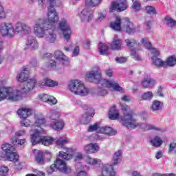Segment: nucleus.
Here are the masks:
<instances>
[{"instance_id": "nucleus-18", "label": "nucleus", "mask_w": 176, "mask_h": 176, "mask_svg": "<svg viewBox=\"0 0 176 176\" xmlns=\"http://www.w3.org/2000/svg\"><path fill=\"white\" fill-rule=\"evenodd\" d=\"M99 132L101 133L98 135V140H105V137H104V134H107V135H115L116 134V131L115 129L109 127V126H102L100 128Z\"/></svg>"}, {"instance_id": "nucleus-56", "label": "nucleus", "mask_w": 176, "mask_h": 176, "mask_svg": "<svg viewBox=\"0 0 176 176\" xmlns=\"http://www.w3.org/2000/svg\"><path fill=\"white\" fill-rule=\"evenodd\" d=\"M8 150L6 151H0V160L1 159H5L6 160L7 159V157H8Z\"/></svg>"}, {"instance_id": "nucleus-47", "label": "nucleus", "mask_w": 176, "mask_h": 176, "mask_svg": "<svg viewBox=\"0 0 176 176\" xmlns=\"http://www.w3.org/2000/svg\"><path fill=\"white\" fill-rule=\"evenodd\" d=\"M24 27V23H17L15 25V29H14V34H16V32H23V28Z\"/></svg>"}, {"instance_id": "nucleus-26", "label": "nucleus", "mask_w": 176, "mask_h": 176, "mask_svg": "<svg viewBox=\"0 0 176 176\" xmlns=\"http://www.w3.org/2000/svg\"><path fill=\"white\" fill-rule=\"evenodd\" d=\"M65 151L59 152V157L63 159L64 160H71L72 159V148H65Z\"/></svg>"}, {"instance_id": "nucleus-39", "label": "nucleus", "mask_w": 176, "mask_h": 176, "mask_svg": "<svg viewBox=\"0 0 176 176\" xmlns=\"http://www.w3.org/2000/svg\"><path fill=\"white\" fill-rule=\"evenodd\" d=\"M87 164H90V166H96L97 164H100L101 163V160L97 158H91L90 157H87Z\"/></svg>"}, {"instance_id": "nucleus-2", "label": "nucleus", "mask_w": 176, "mask_h": 176, "mask_svg": "<svg viewBox=\"0 0 176 176\" xmlns=\"http://www.w3.org/2000/svg\"><path fill=\"white\" fill-rule=\"evenodd\" d=\"M35 85L36 86V80L28 79L21 87L20 91L12 88L0 87V101H3V100L19 101L21 98V93L25 94L30 93L31 90H34Z\"/></svg>"}, {"instance_id": "nucleus-9", "label": "nucleus", "mask_w": 176, "mask_h": 176, "mask_svg": "<svg viewBox=\"0 0 176 176\" xmlns=\"http://www.w3.org/2000/svg\"><path fill=\"white\" fill-rule=\"evenodd\" d=\"M54 58L55 60H51L49 62V66L51 68H56L58 64H63L64 65H69L68 58L61 51L55 52Z\"/></svg>"}, {"instance_id": "nucleus-34", "label": "nucleus", "mask_w": 176, "mask_h": 176, "mask_svg": "<svg viewBox=\"0 0 176 176\" xmlns=\"http://www.w3.org/2000/svg\"><path fill=\"white\" fill-rule=\"evenodd\" d=\"M109 118L111 120H116L119 118V112L116 110L115 107H112L109 111Z\"/></svg>"}, {"instance_id": "nucleus-61", "label": "nucleus", "mask_w": 176, "mask_h": 176, "mask_svg": "<svg viewBox=\"0 0 176 176\" xmlns=\"http://www.w3.org/2000/svg\"><path fill=\"white\" fill-rule=\"evenodd\" d=\"M76 56H79V47L78 46L74 47L72 57H76Z\"/></svg>"}, {"instance_id": "nucleus-52", "label": "nucleus", "mask_w": 176, "mask_h": 176, "mask_svg": "<svg viewBox=\"0 0 176 176\" xmlns=\"http://www.w3.org/2000/svg\"><path fill=\"white\" fill-rule=\"evenodd\" d=\"M31 32H32L31 26H30L25 23H23V28L22 32L23 34H25V35H28V34H31Z\"/></svg>"}, {"instance_id": "nucleus-16", "label": "nucleus", "mask_w": 176, "mask_h": 176, "mask_svg": "<svg viewBox=\"0 0 176 176\" xmlns=\"http://www.w3.org/2000/svg\"><path fill=\"white\" fill-rule=\"evenodd\" d=\"M151 53L153 56L151 58V60L153 61V63L155 67H165L166 63L164 61L162 60L160 58H157V56L160 54V52L156 50V49H152L151 51Z\"/></svg>"}, {"instance_id": "nucleus-3", "label": "nucleus", "mask_w": 176, "mask_h": 176, "mask_svg": "<svg viewBox=\"0 0 176 176\" xmlns=\"http://www.w3.org/2000/svg\"><path fill=\"white\" fill-rule=\"evenodd\" d=\"M33 31L37 38H45L50 43L56 42V33L49 28L44 19H38L34 22Z\"/></svg>"}, {"instance_id": "nucleus-17", "label": "nucleus", "mask_w": 176, "mask_h": 176, "mask_svg": "<svg viewBox=\"0 0 176 176\" xmlns=\"http://www.w3.org/2000/svg\"><path fill=\"white\" fill-rule=\"evenodd\" d=\"M80 17L84 23H89L93 20V11L89 8H84L80 14Z\"/></svg>"}, {"instance_id": "nucleus-45", "label": "nucleus", "mask_w": 176, "mask_h": 176, "mask_svg": "<svg viewBox=\"0 0 176 176\" xmlns=\"http://www.w3.org/2000/svg\"><path fill=\"white\" fill-rule=\"evenodd\" d=\"M65 144H68V140L63 138H60L56 141V144L60 148H63Z\"/></svg>"}, {"instance_id": "nucleus-40", "label": "nucleus", "mask_w": 176, "mask_h": 176, "mask_svg": "<svg viewBox=\"0 0 176 176\" xmlns=\"http://www.w3.org/2000/svg\"><path fill=\"white\" fill-rule=\"evenodd\" d=\"M125 43L129 49H131V47H135L137 46V41L134 38H126L125 40Z\"/></svg>"}, {"instance_id": "nucleus-29", "label": "nucleus", "mask_w": 176, "mask_h": 176, "mask_svg": "<svg viewBox=\"0 0 176 176\" xmlns=\"http://www.w3.org/2000/svg\"><path fill=\"white\" fill-rule=\"evenodd\" d=\"M65 124L63 120H59L54 122V124L51 125V127L53 130H55V131H61V130L64 129Z\"/></svg>"}, {"instance_id": "nucleus-60", "label": "nucleus", "mask_w": 176, "mask_h": 176, "mask_svg": "<svg viewBox=\"0 0 176 176\" xmlns=\"http://www.w3.org/2000/svg\"><path fill=\"white\" fill-rule=\"evenodd\" d=\"M16 137H23L25 135V131L21 130L15 133Z\"/></svg>"}, {"instance_id": "nucleus-42", "label": "nucleus", "mask_w": 176, "mask_h": 176, "mask_svg": "<svg viewBox=\"0 0 176 176\" xmlns=\"http://www.w3.org/2000/svg\"><path fill=\"white\" fill-rule=\"evenodd\" d=\"M151 142L153 146H160L162 144H163V140H162V138L156 136L155 138L151 140Z\"/></svg>"}, {"instance_id": "nucleus-1", "label": "nucleus", "mask_w": 176, "mask_h": 176, "mask_svg": "<svg viewBox=\"0 0 176 176\" xmlns=\"http://www.w3.org/2000/svg\"><path fill=\"white\" fill-rule=\"evenodd\" d=\"M86 79L88 82H94V83H100L102 85V87H99L97 89V94L100 97H104V96L108 94V91H107V89H104V87L113 89L116 91H120L121 93L123 91V89L119 86L118 82L102 80V76H101V70L100 69L93 70L87 74Z\"/></svg>"}, {"instance_id": "nucleus-13", "label": "nucleus", "mask_w": 176, "mask_h": 176, "mask_svg": "<svg viewBox=\"0 0 176 176\" xmlns=\"http://www.w3.org/2000/svg\"><path fill=\"white\" fill-rule=\"evenodd\" d=\"M54 168L59 170V171H62V173H65V174H68L71 171V167L69 166H67L65 162H64L61 159H57L54 165H51L50 168L52 171H54Z\"/></svg>"}, {"instance_id": "nucleus-33", "label": "nucleus", "mask_w": 176, "mask_h": 176, "mask_svg": "<svg viewBox=\"0 0 176 176\" xmlns=\"http://www.w3.org/2000/svg\"><path fill=\"white\" fill-rule=\"evenodd\" d=\"M102 0H85V6L88 8H97L101 5Z\"/></svg>"}, {"instance_id": "nucleus-50", "label": "nucleus", "mask_w": 176, "mask_h": 176, "mask_svg": "<svg viewBox=\"0 0 176 176\" xmlns=\"http://www.w3.org/2000/svg\"><path fill=\"white\" fill-rule=\"evenodd\" d=\"M146 12L148 14H157V12H156V9L155 8V7L153 6H147L146 7Z\"/></svg>"}, {"instance_id": "nucleus-30", "label": "nucleus", "mask_w": 176, "mask_h": 176, "mask_svg": "<svg viewBox=\"0 0 176 176\" xmlns=\"http://www.w3.org/2000/svg\"><path fill=\"white\" fill-rule=\"evenodd\" d=\"M46 123V120L43 117H38L36 118L35 126L30 130V134L34 133L35 129H38V127H41L42 124H45Z\"/></svg>"}, {"instance_id": "nucleus-8", "label": "nucleus", "mask_w": 176, "mask_h": 176, "mask_svg": "<svg viewBox=\"0 0 176 176\" xmlns=\"http://www.w3.org/2000/svg\"><path fill=\"white\" fill-rule=\"evenodd\" d=\"M69 89L74 94L85 97L89 94V89L85 87V84L79 80H72L69 84Z\"/></svg>"}, {"instance_id": "nucleus-24", "label": "nucleus", "mask_w": 176, "mask_h": 176, "mask_svg": "<svg viewBox=\"0 0 176 176\" xmlns=\"http://www.w3.org/2000/svg\"><path fill=\"white\" fill-rule=\"evenodd\" d=\"M84 151L87 153H96V152H98V151H100V146L96 143L88 144L85 146Z\"/></svg>"}, {"instance_id": "nucleus-10", "label": "nucleus", "mask_w": 176, "mask_h": 176, "mask_svg": "<svg viewBox=\"0 0 176 176\" xmlns=\"http://www.w3.org/2000/svg\"><path fill=\"white\" fill-rule=\"evenodd\" d=\"M76 104L84 108V109H86V112L82 116V122L86 124L89 123L91 118H94V115H96V110L94 108L91 106H87V104H82V102L79 100H77Z\"/></svg>"}, {"instance_id": "nucleus-28", "label": "nucleus", "mask_w": 176, "mask_h": 176, "mask_svg": "<svg viewBox=\"0 0 176 176\" xmlns=\"http://www.w3.org/2000/svg\"><path fill=\"white\" fill-rule=\"evenodd\" d=\"M122 47V43L120 39L117 36H115L113 40V42L111 44V48L113 50H120Z\"/></svg>"}, {"instance_id": "nucleus-63", "label": "nucleus", "mask_w": 176, "mask_h": 176, "mask_svg": "<svg viewBox=\"0 0 176 176\" xmlns=\"http://www.w3.org/2000/svg\"><path fill=\"white\" fill-rule=\"evenodd\" d=\"M76 176H87V173L85 170L79 171Z\"/></svg>"}, {"instance_id": "nucleus-62", "label": "nucleus", "mask_w": 176, "mask_h": 176, "mask_svg": "<svg viewBox=\"0 0 176 176\" xmlns=\"http://www.w3.org/2000/svg\"><path fill=\"white\" fill-rule=\"evenodd\" d=\"M105 74H106L107 76H109V78H111L113 73L112 72V69H108L105 70Z\"/></svg>"}, {"instance_id": "nucleus-43", "label": "nucleus", "mask_w": 176, "mask_h": 176, "mask_svg": "<svg viewBox=\"0 0 176 176\" xmlns=\"http://www.w3.org/2000/svg\"><path fill=\"white\" fill-rule=\"evenodd\" d=\"M133 2L132 9L135 12H138V10H141V1L139 0H131Z\"/></svg>"}, {"instance_id": "nucleus-35", "label": "nucleus", "mask_w": 176, "mask_h": 176, "mask_svg": "<svg viewBox=\"0 0 176 176\" xmlns=\"http://www.w3.org/2000/svg\"><path fill=\"white\" fill-rule=\"evenodd\" d=\"M164 63L165 65H168V67H175V65H176L175 56H169Z\"/></svg>"}, {"instance_id": "nucleus-31", "label": "nucleus", "mask_w": 176, "mask_h": 176, "mask_svg": "<svg viewBox=\"0 0 176 176\" xmlns=\"http://www.w3.org/2000/svg\"><path fill=\"white\" fill-rule=\"evenodd\" d=\"M98 50H99V53L100 54H102V56H108L109 55V52L108 51V46H107V45L102 43H100L98 44Z\"/></svg>"}, {"instance_id": "nucleus-48", "label": "nucleus", "mask_w": 176, "mask_h": 176, "mask_svg": "<svg viewBox=\"0 0 176 176\" xmlns=\"http://www.w3.org/2000/svg\"><path fill=\"white\" fill-rule=\"evenodd\" d=\"M22 120L21 121V126L22 127H30L31 126V120L28 118H21Z\"/></svg>"}, {"instance_id": "nucleus-44", "label": "nucleus", "mask_w": 176, "mask_h": 176, "mask_svg": "<svg viewBox=\"0 0 176 176\" xmlns=\"http://www.w3.org/2000/svg\"><path fill=\"white\" fill-rule=\"evenodd\" d=\"M142 100H145L146 101H151L152 98H153V94L152 91H148L142 94Z\"/></svg>"}, {"instance_id": "nucleus-51", "label": "nucleus", "mask_w": 176, "mask_h": 176, "mask_svg": "<svg viewBox=\"0 0 176 176\" xmlns=\"http://www.w3.org/2000/svg\"><path fill=\"white\" fill-rule=\"evenodd\" d=\"M98 129H100V124L96 122L89 126L88 131L89 133H93V131H96Z\"/></svg>"}, {"instance_id": "nucleus-41", "label": "nucleus", "mask_w": 176, "mask_h": 176, "mask_svg": "<svg viewBox=\"0 0 176 176\" xmlns=\"http://www.w3.org/2000/svg\"><path fill=\"white\" fill-rule=\"evenodd\" d=\"M140 42L142 45H144V46H145L146 49H148V50L151 51L152 49H155V48H152V45H151L149 40L146 37L142 38Z\"/></svg>"}, {"instance_id": "nucleus-4", "label": "nucleus", "mask_w": 176, "mask_h": 176, "mask_svg": "<svg viewBox=\"0 0 176 176\" xmlns=\"http://www.w3.org/2000/svg\"><path fill=\"white\" fill-rule=\"evenodd\" d=\"M120 122L123 126L129 130H134V129H141L146 131L148 130H155V131H162V129L154 125L144 124L137 122V120L133 117V113H124L123 116L120 117Z\"/></svg>"}, {"instance_id": "nucleus-19", "label": "nucleus", "mask_w": 176, "mask_h": 176, "mask_svg": "<svg viewBox=\"0 0 176 176\" xmlns=\"http://www.w3.org/2000/svg\"><path fill=\"white\" fill-rule=\"evenodd\" d=\"M34 113V109L28 107H23L18 110V115L21 119L28 118Z\"/></svg>"}, {"instance_id": "nucleus-15", "label": "nucleus", "mask_w": 176, "mask_h": 176, "mask_svg": "<svg viewBox=\"0 0 176 176\" xmlns=\"http://www.w3.org/2000/svg\"><path fill=\"white\" fill-rule=\"evenodd\" d=\"M127 1L119 0L118 1H114L111 3L110 8L111 13H113V10H118V12H123L127 8Z\"/></svg>"}, {"instance_id": "nucleus-54", "label": "nucleus", "mask_w": 176, "mask_h": 176, "mask_svg": "<svg viewBox=\"0 0 176 176\" xmlns=\"http://www.w3.org/2000/svg\"><path fill=\"white\" fill-rule=\"evenodd\" d=\"M116 61L119 64H123V63H126L127 61V57H117L116 58Z\"/></svg>"}, {"instance_id": "nucleus-36", "label": "nucleus", "mask_w": 176, "mask_h": 176, "mask_svg": "<svg viewBox=\"0 0 176 176\" xmlns=\"http://www.w3.org/2000/svg\"><path fill=\"white\" fill-rule=\"evenodd\" d=\"M164 24L168 25V27H174V25H175V24H176V21L173 19V18H171L168 16H166L164 18Z\"/></svg>"}, {"instance_id": "nucleus-6", "label": "nucleus", "mask_w": 176, "mask_h": 176, "mask_svg": "<svg viewBox=\"0 0 176 176\" xmlns=\"http://www.w3.org/2000/svg\"><path fill=\"white\" fill-rule=\"evenodd\" d=\"M47 3L48 4L47 13V20L45 19V21L48 28L52 29L54 32L56 28L57 27V23H58L60 20V17L58 16V12H57L56 8H54V6H56V1L54 0H47Z\"/></svg>"}, {"instance_id": "nucleus-21", "label": "nucleus", "mask_w": 176, "mask_h": 176, "mask_svg": "<svg viewBox=\"0 0 176 176\" xmlns=\"http://www.w3.org/2000/svg\"><path fill=\"white\" fill-rule=\"evenodd\" d=\"M28 78H30V69L28 67H24L19 74L16 76V80L18 82H26L28 80Z\"/></svg>"}, {"instance_id": "nucleus-22", "label": "nucleus", "mask_w": 176, "mask_h": 176, "mask_svg": "<svg viewBox=\"0 0 176 176\" xmlns=\"http://www.w3.org/2000/svg\"><path fill=\"white\" fill-rule=\"evenodd\" d=\"M40 98L43 102H47L49 105H56L57 104V99L50 95L44 94L40 96Z\"/></svg>"}, {"instance_id": "nucleus-20", "label": "nucleus", "mask_w": 176, "mask_h": 176, "mask_svg": "<svg viewBox=\"0 0 176 176\" xmlns=\"http://www.w3.org/2000/svg\"><path fill=\"white\" fill-rule=\"evenodd\" d=\"M37 87H45L46 86L47 87H55V86H58V82L57 81L52 80L51 79H43L41 81H38L36 84Z\"/></svg>"}, {"instance_id": "nucleus-58", "label": "nucleus", "mask_w": 176, "mask_h": 176, "mask_svg": "<svg viewBox=\"0 0 176 176\" xmlns=\"http://www.w3.org/2000/svg\"><path fill=\"white\" fill-rule=\"evenodd\" d=\"M106 14L104 13H102V12H99L98 14V17L97 19V21H102V20H104V19H105L106 17Z\"/></svg>"}, {"instance_id": "nucleus-12", "label": "nucleus", "mask_w": 176, "mask_h": 176, "mask_svg": "<svg viewBox=\"0 0 176 176\" xmlns=\"http://www.w3.org/2000/svg\"><path fill=\"white\" fill-rule=\"evenodd\" d=\"M2 150L7 151L6 160H9L10 162H17L19 160V155L14 152V147L10 144L6 143L3 144Z\"/></svg>"}, {"instance_id": "nucleus-11", "label": "nucleus", "mask_w": 176, "mask_h": 176, "mask_svg": "<svg viewBox=\"0 0 176 176\" xmlns=\"http://www.w3.org/2000/svg\"><path fill=\"white\" fill-rule=\"evenodd\" d=\"M0 34L2 36L13 38L14 36V28L10 23L3 22L0 23Z\"/></svg>"}, {"instance_id": "nucleus-23", "label": "nucleus", "mask_w": 176, "mask_h": 176, "mask_svg": "<svg viewBox=\"0 0 176 176\" xmlns=\"http://www.w3.org/2000/svg\"><path fill=\"white\" fill-rule=\"evenodd\" d=\"M26 46L30 50H36L39 47V44L36 41V38L29 37L26 41Z\"/></svg>"}, {"instance_id": "nucleus-59", "label": "nucleus", "mask_w": 176, "mask_h": 176, "mask_svg": "<svg viewBox=\"0 0 176 176\" xmlns=\"http://www.w3.org/2000/svg\"><path fill=\"white\" fill-rule=\"evenodd\" d=\"M83 159V155H82V153H78L74 158L75 162H79V160H82Z\"/></svg>"}, {"instance_id": "nucleus-7", "label": "nucleus", "mask_w": 176, "mask_h": 176, "mask_svg": "<svg viewBox=\"0 0 176 176\" xmlns=\"http://www.w3.org/2000/svg\"><path fill=\"white\" fill-rule=\"evenodd\" d=\"M33 131V133H30L32 145L42 144L45 146H49V145H52L54 142V139L51 136L42 137V134H45V130L42 127H38V129H35Z\"/></svg>"}, {"instance_id": "nucleus-64", "label": "nucleus", "mask_w": 176, "mask_h": 176, "mask_svg": "<svg viewBox=\"0 0 176 176\" xmlns=\"http://www.w3.org/2000/svg\"><path fill=\"white\" fill-rule=\"evenodd\" d=\"M162 156H163V153L162 151H158L155 154L156 159H161Z\"/></svg>"}, {"instance_id": "nucleus-53", "label": "nucleus", "mask_w": 176, "mask_h": 176, "mask_svg": "<svg viewBox=\"0 0 176 176\" xmlns=\"http://www.w3.org/2000/svg\"><path fill=\"white\" fill-rule=\"evenodd\" d=\"M8 171H9V168L8 166H0V175L5 176L8 174Z\"/></svg>"}, {"instance_id": "nucleus-57", "label": "nucleus", "mask_w": 176, "mask_h": 176, "mask_svg": "<svg viewBox=\"0 0 176 176\" xmlns=\"http://www.w3.org/2000/svg\"><path fill=\"white\" fill-rule=\"evenodd\" d=\"M152 176H176V175L175 173H164V174L153 173Z\"/></svg>"}, {"instance_id": "nucleus-49", "label": "nucleus", "mask_w": 176, "mask_h": 176, "mask_svg": "<svg viewBox=\"0 0 176 176\" xmlns=\"http://www.w3.org/2000/svg\"><path fill=\"white\" fill-rule=\"evenodd\" d=\"M176 151V140L173 141L169 144L168 153H175Z\"/></svg>"}, {"instance_id": "nucleus-55", "label": "nucleus", "mask_w": 176, "mask_h": 176, "mask_svg": "<svg viewBox=\"0 0 176 176\" xmlns=\"http://www.w3.org/2000/svg\"><path fill=\"white\" fill-rule=\"evenodd\" d=\"M5 17H6V15L5 14V9L0 3V19H5Z\"/></svg>"}, {"instance_id": "nucleus-14", "label": "nucleus", "mask_w": 176, "mask_h": 176, "mask_svg": "<svg viewBox=\"0 0 176 176\" xmlns=\"http://www.w3.org/2000/svg\"><path fill=\"white\" fill-rule=\"evenodd\" d=\"M59 30L62 31L64 35V38L66 39V41H69L71 35H72V31L71 30V28L69 27L67 19H63L59 23Z\"/></svg>"}, {"instance_id": "nucleus-46", "label": "nucleus", "mask_w": 176, "mask_h": 176, "mask_svg": "<svg viewBox=\"0 0 176 176\" xmlns=\"http://www.w3.org/2000/svg\"><path fill=\"white\" fill-rule=\"evenodd\" d=\"M131 56L135 61H142V58L134 50H132Z\"/></svg>"}, {"instance_id": "nucleus-37", "label": "nucleus", "mask_w": 176, "mask_h": 176, "mask_svg": "<svg viewBox=\"0 0 176 176\" xmlns=\"http://www.w3.org/2000/svg\"><path fill=\"white\" fill-rule=\"evenodd\" d=\"M12 144L13 145H15V146H23L24 144H25V139H16V138H13L11 140Z\"/></svg>"}, {"instance_id": "nucleus-27", "label": "nucleus", "mask_w": 176, "mask_h": 176, "mask_svg": "<svg viewBox=\"0 0 176 176\" xmlns=\"http://www.w3.org/2000/svg\"><path fill=\"white\" fill-rule=\"evenodd\" d=\"M155 85H156V80L151 78H146L142 81V85L145 89H152Z\"/></svg>"}, {"instance_id": "nucleus-38", "label": "nucleus", "mask_w": 176, "mask_h": 176, "mask_svg": "<svg viewBox=\"0 0 176 176\" xmlns=\"http://www.w3.org/2000/svg\"><path fill=\"white\" fill-rule=\"evenodd\" d=\"M49 118L52 120H57L60 118V111L57 110H51L49 114Z\"/></svg>"}, {"instance_id": "nucleus-5", "label": "nucleus", "mask_w": 176, "mask_h": 176, "mask_svg": "<svg viewBox=\"0 0 176 176\" xmlns=\"http://www.w3.org/2000/svg\"><path fill=\"white\" fill-rule=\"evenodd\" d=\"M110 27L114 31H124V32L129 34L135 32L134 24L129 18L122 19L120 16H116L115 21L110 23Z\"/></svg>"}, {"instance_id": "nucleus-32", "label": "nucleus", "mask_w": 176, "mask_h": 176, "mask_svg": "<svg viewBox=\"0 0 176 176\" xmlns=\"http://www.w3.org/2000/svg\"><path fill=\"white\" fill-rule=\"evenodd\" d=\"M163 108V103L159 100H154L152 102L151 109L154 112H157V111H162Z\"/></svg>"}, {"instance_id": "nucleus-25", "label": "nucleus", "mask_w": 176, "mask_h": 176, "mask_svg": "<svg viewBox=\"0 0 176 176\" xmlns=\"http://www.w3.org/2000/svg\"><path fill=\"white\" fill-rule=\"evenodd\" d=\"M33 153L35 156V160L38 164H45V154L39 150H34Z\"/></svg>"}]
</instances>
